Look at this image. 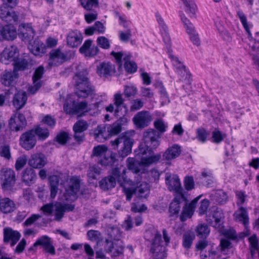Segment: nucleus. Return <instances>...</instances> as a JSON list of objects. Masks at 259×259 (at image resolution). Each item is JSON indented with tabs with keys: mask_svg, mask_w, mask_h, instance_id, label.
<instances>
[{
	"mask_svg": "<svg viewBox=\"0 0 259 259\" xmlns=\"http://www.w3.org/2000/svg\"><path fill=\"white\" fill-rule=\"evenodd\" d=\"M18 77V74L15 71L6 70L1 74V82L6 87L13 86Z\"/></svg>",
	"mask_w": 259,
	"mask_h": 259,
	"instance_id": "27",
	"label": "nucleus"
},
{
	"mask_svg": "<svg viewBox=\"0 0 259 259\" xmlns=\"http://www.w3.org/2000/svg\"><path fill=\"white\" fill-rule=\"evenodd\" d=\"M239 213L235 214L236 218L242 224L246 226L249 223V217L247 209L241 206L239 208Z\"/></svg>",
	"mask_w": 259,
	"mask_h": 259,
	"instance_id": "46",
	"label": "nucleus"
},
{
	"mask_svg": "<svg viewBox=\"0 0 259 259\" xmlns=\"http://www.w3.org/2000/svg\"><path fill=\"white\" fill-rule=\"evenodd\" d=\"M50 64L58 65L70 59L67 54L62 52L59 49L52 50L49 53Z\"/></svg>",
	"mask_w": 259,
	"mask_h": 259,
	"instance_id": "18",
	"label": "nucleus"
},
{
	"mask_svg": "<svg viewBox=\"0 0 259 259\" xmlns=\"http://www.w3.org/2000/svg\"><path fill=\"white\" fill-rule=\"evenodd\" d=\"M116 184V182L114 181V178H111L110 176L102 179L99 183L100 187L104 190L114 188Z\"/></svg>",
	"mask_w": 259,
	"mask_h": 259,
	"instance_id": "42",
	"label": "nucleus"
},
{
	"mask_svg": "<svg viewBox=\"0 0 259 259\" xmlns=\"http://www.w3.org/2000/svg\"><path fill=\"white\" fill-rule=\"evenodd\" d=\"M200 179L202 183L208 187L213 183V178L210 172H202L200 176Z\"/></svg>",
	"mask_w": 259,
	"mask_h": 259,
	"instance_id": "51",
	"label": "nucleus"
},
{
	"mask_svg": "<svg viewBox=\"0 0 259 259\" xmlns=\"http://www.w3.org/2000/svg\"><path fill=\"white\" fill-rule=\"evenodd\" d=\"M115 72V65L110 62H101L97 67V73L101 77L107 78Z\"/></svg>",
	"mask_w": 259,
	"mask_h": 259,
	"instance_id": "16",
	"label": "nucleus"
},
{
	"mask_svg": "<svg viewBox=\"0 0 259 259\" xmlns=\"http://www.w3.org/2000/svg\"><path fill=\"white\" fill-rule=\"evenodd\" d=\"M110 55L114 57L116 63L119 65V67H121L122 64V59L125 61L127 60H130L132 57V55L130 53H126L123 52H115L112 51L110 53Z\"/></svg>",
	"mask_w": 259,
	"mask_h": 259,
	"instance_id": "37",
	"label": "nucleus"
},
{
	"mask_svg": "<svg viewBox=\"0 0 259 259\" xmlns=\"http://www.w3.org/2000/svg\"><path fill=\"white\" fill-rule=\"evenodd\" d=\"M131 182L123 183L120 185V186L122 188V191L125 194L127 201H130L133 194H136V188L135 187L136 184L131 180Z\"/></svg>",
	"mask_w": 259,
	"mask_h": 259,
	"instance_id": "33",
	"label": "nucleus"
},
{
	"mask_svg": "<svg viewBox=\"0 0 259 259\" xmlns=\"http://www.w3.org/2000/svg\"><path fill=\"white\" fill-rule=\"evenodd\" d=\"M19 15L14 11L12 7L7 4H4L0 7V18L7 22H17Z\"/></svg>",
	"mask_w": 259,
	"mask_h": 259,
	"instance_id": "12",
	"label": "nucleus"
},
{
	"mask_svg": "<svg viewBox=\"0 0 259 259\" xmlns=\"http://www.w3.org/2000/svg\"><path fill=\"white\" fill-rule=\"evenodd\" d=\"M93 136L95 140L99 142H103L106 138V128L105 126L99 125L94 130Z\"/></svg>",
	"mask_w": 259,
	"mask_h": 259,
	"instance_id": "39",
	"label": "nucleus"
},
{
	"mask_svg": "<svg viewBox=\"0 0 259 259\" xmlns=\"http://www.w3.org/2000/svg\"><path fill=\"white\" fill-rule=\"evenodd\" d=\"M237 15L238 17H239L240 22H241L243 28L246 31L248 37H251L252 36V34L251 33V31L250 30L248 24L247 23V18L244 13L243 12V11L239 10L237 11Z\"/></svg>",
	"mask_w": 259,
	"mask_h": 259,
	"instance_id": "48",
	"label": "nucleus"
},
{
	"mask_svg": "<svg viewBox=\"0 0 259 259\" xmlns=\"http://www.w3.org/2000/svg\"><path fill=\"white\" fill-rule=\"evenodd\" d=\"M167 48L168 49L169 57L171 59L174 67L175 71L181 77V79L184 80L186 83L190 84L192 81L190 73L183 63L180 61L178 57L172 54L171 51L170 50V48Z\"/></svg>",
	"mask_w": 259,
	"mask_h": 259,
	"instance_id": "6",
	"label": "nucleus"
},
{
	"mask_svg": "<svg viewBox=\"0 0 259 259\" xmlns=\"http://www.w3.org/2000/svg\"><path fill=\"white\" fill-rule=\"evenodd\" d=\"M35 245L42 247L46 252L51 255L55 254V249L52 239L47 235L42 236L38 238L35 242Z\"/></svg>",
	"mask_w": 259,
	"mask_h": 259,
	"instance_id": "20",
	"label": "nucleus"
},
{
	"mask_svg": "<svg viewBox=\"0 0 259 259\" xmlns=\"http://www.w3.org/2000/svg\"><path fill=\"white\" fill-rule=\"evenodd\" d=\"M76 102L75 101L70 103H65L63 106L64 111L68 114H75V108L76 107Z\"/></svg>",
	"mask_w": 259,
	"mask_h": 259,
	"instance_id": "61",
	"label": "nucleus"
},
{
	"mask_svg": "<svg viewBox=\"0 0 259 259\" xmlns=\"http://www.w3.org/2000/svg\"><path fill=\"white\" fill-rule=\"evenodd\" d=\"M96 42L97 45H92L93 40L91 39L85 40L79 48V52L85 57L93 58L99 54V47L103 49L108 50L111 46L110 40L104 36L98 37Z\"/></svg>",
	"mask_w": 259,
	"mask_h": 259,
	"instance_id": "2",
	"label": "nucleus"
},
{
	"mask_svg": "<svg viewBox=\"0 0 259 259\" xmlns=\"http://www.w3.org/2000/svg\"><path fill=\"white\" fill-rule=\"evenodd\" d=\"M156 21L158 23L160 32L163 38V41L166 46L167 48H170V37L168 33V27L165 24L163 19L161 15L158 13H155Z\"/></svg>",
	"mask_w": 259,
	"mask_h": 259,
	"instance_id": "15",
	"label": "nucleus"
},
{
	"mask_svg": "<svg viewBox=\"0 0 259 259\" xmlns=\"http://www.w3.org/2000/svg\"><path fill=\"white\" fill-rule=\"evenodd\" d=\"M126 169L122 165L113 167L112 169L111 178H114L116 182L119 185L123 183H131V179H128L126 175Z\"/></svg>",
	"mask_w": 259,
	"mask_h": 259,
	"instance_id": "14",
	"label": "nucleus"
},
{
	"mask_svg": "<svg viewBox=\"0 0 259 259\" xmlns=\"http://www.w3.org/2000/svg\"><path fill=\"white\" fill-rule=\"evenodd\" d=\"M116 161V154L111 153L110 155H107L106 154L98 159V162L103 166H112Z\"/></svg>",
	"mask_w": 259,
	"mask_h": 259,
	"instance_id": "36",
	"label": "nucleus"
},
{
	"mask_svg": "<svg viewBox=\"0 0 259 259\" xmlns=\"http://www.w3.org/2000/svg\"><path fill=\"white\" fill-rule=\"evenodd\" d=\"M112 146L118 147L121 144V149L118 151L119 155L124 158L132 152V147L134 144V140L127 136L126 133L122 134L115 140L111 142Z\"/></svg>",
	"mask_w": 259,
	"mask_h": 259,
	"instance_id": "5",
	"label": "nucleus"
},
{
	"mask_svg": "<svg viewBox=\"0 0 259 259\" xmlns=\"http://www.w3.org/2000/svg\"><path fill=\"white\" fill-rule=\"evenodd\" d=\"M17 119L11 117L9 120L10 128L12 131L18 132L22 130L25 125H21L19 122H17Z\"/></svg>",
	"mask_w": 259,
	"mask_h": 259,
	"instance_id": "55",
	"label": "nucleus"
},
{
	"mask_svg": "<svg viewBox=\"0 0 259 259\" xmlns=\"http://www.w3.org/2000/svg\"><path fill=\"white\" fill-rule=\"evenodd\" d=\"M37 143L36 137L31 129L22 134L19 140L20 145L26 150L33 149Z\"/></svg>",
	"mask_w": 259,
	"mask_h": 259,
	"instance_id": "8",
	"label": "nucleus"
},
{
	"mask_svg": "<svg viewBox=\"0 0 259 259\" xmlns=\"http://www.w3.org/2000/svg\"><path fill=\"white\" fill-rule=\"evenodd\" d=\"M180 17L182 21L183 22L187 33L188 34H192L193 32L196 31L193 25L190 21V20L185 16L184 14L181 13L180 14Z\"/></svg>",
	"mask_w": 259,
	"mask_h": 259,
	"instance_id": "50",
	"label": "nucleus"
},
{
	"mask_svg": "<svg viewBox=\"0 0 259 259\" xmlns=\"http://www.w3.org/2000/svg\"><path fill=\"white\" fill-rule=\"evenodd\" d=\"M83 38L82 33L78 30H71L67 34V44L71 48H76L81 44Z\"/></svg>",
	"mask_w": 259,
	"mask_h": 259,
	"instance_id": "19",
	"label": "nucleus"
},
{
	"mask_svg": "<svg viewBox=\"0 0 259 259\" xmlns=\"http://www.w3.org/2000/svg\"><path fill=\"white\" fill-rule=\"evenodd\" d=\"M114 247L113 242H110L107 248L106 249V252L110 253L112 252V257H117L123 253L124 247L122 244H119L116 246L115 249L113 251Z\"/></svg>",
	"mask_w": 259,
	"mask_h": 259,
	"instance_id": "44",
	"label": "nucleus"
},
{
	"mask_svg": "<svg viewBox=\"0 0 259 259\" xmlns=\"http://www.w3.org/2000/svg\"><path fill=\"white\" fill-rule=\"evenodd\" d=\"M150 253L153 259H164L166 257V246L162 240L161 234H155L152 239Z\"/></svg>",
	"mask_w": 259,
	"mask_h": 259,
	"instance_id": "4",
	"label": "nucleus"
},
{
	"mask_svg": "<svg viewBox=\"0 0 259 259\" xmlns=\"http://www.w3.org/2000/svg\"><path fill=\"white\" fill-rule=\"evenodd\" d=\"M212 218L214 219V222L212 223V226L216 228H220L224 218L223 210L221 209L217 208L213 213Z\"/></svg>",
	"mask_w": 259,
	"mask_h": 259,
	"instance_id": "40",
	"label": "nucleus"
},
{
	"mask_svg": "<svg viewBox=\"0 0 259 259\" xmlns=\"http://www.w3.org/2000/svg\"><path fill=\"white\" fill-rule=\"evenodd\" d=\"M136 194L138 197L146 198L150 193V188L149 184L147 183H142L140 186L136 188Z\"/></svg>",
	"mask_w": 259,
	"mask_h": 259,
	"instance_id": "41",
	"label": "nucleus"
},
{
	"mask_svg": "<svg viewBox=\"0 0 259 259\" xmlns=\"http://www.w3.org/2000/svg\"><path fill=\"white\" fill-rule=\"evenodd\" d=\"M195 238V234L191 231H188L183 235V246L185 248L189 249Z\"/></svg>",
	"mask_w": 259,
	"mask_h": 259,
	"instance_id": "43",
	"label": "nucleus"
},
{
	"mask_svg": "<svg viewBox=\"0 0 259 259\" xmlns=\"http://www.w3.org/2000/svg\"><path fill=\"white\" fill-rule=\"evenodd\" d=\"M186 200V197L183 193L177 195L169 204L168 208L169 217L178 215L182 208L183 203Z\"/></svg>",
	"mask_w": 259,
	"mask_h": 259,
	"instance_id": "13",
	"label": "nucleus"
},
{
	"mask_svg": "<svg viewBox=\"0 0 259 259\" xmlns=\"http://www.w3.org/2000/svg\"><path fill=\"white\" fill-rule=\"evenodd\" d=\"M16 208L14 202L9 198L0 199V211L3 213L8 214L12 212Z\"/></svg>",
	"mask_w": 259,
	"mask_h": 259,
	"instance_id": "30",
	"label": "nucleus"
},
{
	"mask_svg": "<svg viewBox=\"0 0 259 259\" xmlns=\"http://www.w3.org/2000/svg\"><path fill=\"white\" fill-rule=\"evenodd\" d=\"M208 133L203 128H199L196 131V138L199 141L205 143L206 141Z\"/></svg>",
	"mask_w": 259,
	"mask_h": 259,
	"instance_id": "59",
	"label": "nucleus"
},
{
	"mask_svg": "<svg viewBox=\"0 0 259 259\" xmlns=\"http://www.w3.org/2000/svg\"><path fill=\"white\" fill-rule=\"evenodd\" d=\"M18 51L16 47H11L10 48H6L1 54V61L5 64H8L11 62H14L18 57Z\"/></svg>",
	"mask_w": 259,
	"mask_h": 259,
	"instance_id": "17",
	"label": "nucleus"
},
{
	"mask_svg": "<svg viewBox=\"0 0 259 259\" xmlns=\"http://www.w3.org/2000/svg\"><path fill=\"white\" fill-rule=\"evenodd\" d=\"M27 95L23 91H18L13 96L12 104L16 109L18 111L22 109L26 104Z\"/></svg>",
	"mask_w": 259,
	"mask_h": 259,
	"instance_id": "25",
	"label": "nucleus"
},
{
	"mask_svg": "<svg viewBox=\"0 0 259 259\" xmlns=\"http://www.w3.org/2000/svg\"><path fill=\"white\" fill-rule=\"evenodd\" d=\"M226 134H223L218 128H215L212 133V139L213 143L220 144L224 141Z\"/></svg>",
	"mask_w": 259,
	"mask_h": 259,
	"instance_id": "54",
	"label": "nucleus"
},
{
	"mask_svg": "<svg viewBox=\"0 0 259 259\" xmlns=\"http://www.w3.org/2000/svg\"><path fill=\"white\" fill-rule=\"evenodd\" d=\"M161 135L156 130L150 129L144 133V143L141 144L139 146V152L142 155L153 153V149L156 148L159 145V139Z\"/></svg>",
	"mask_w": 259,
	"mask_h": 259,
	"instance_id": "3",
	"label": "nucleus"
},
{
	"mask_svg": "<svg viewBox=\"0 0 259 259\" xmlns=\"http://www.w3.org/2000/svg\"><path fill=\"white\" fill-rule=\"evenodd\" d=\"M197 236L200 238H206L210 233V229L205 224H199L196 229Z\"/></svg>",
	"mask_w": 259,
	"mask_h": 259,
	"instance_id": "45",
	"label": "nucleus"
},
{
	"mask_svg": "<svg viewBox=\"0 0 259 259\" xmlns=\"http://www.w3.org/2000/svg\"><path fill=\"white\" fill-rule=\"evenodd\" d=\"M89 124L84 120H77L73 126V130H76L78 132L84 133L88 130Z\"/></svg>",
	"mask_w": 259,
	"mask_h": 259,
	"instance_id": "53",
	"label": "nucleus"
},
{
	"mask_svg": "<svg viewBox=\"0 0 259 259\" xmlns=\"http://www.w3.org/2000/svg\"><path fill=\"white\" fill-rule=\"evenodd\" d=\"M152 119L150 112L143 110L138 112L133 117V121L138 128L142 129L148 126Z\"/></svg>",
	"mask_w": 259,
	"mask_h": 259,
	"instance_id": "9",
	"label": "nucleus"
},
{
	"mask_svg": "<svg viewBox=\"0 0 259 259\" xmlns=\"http://www.w3.org/2000/svg\"><path fill=\"white\" fill-rule=\"evenodd\" d=\"M136 154L141 157V162L143 164L149 166L153 163L157 162L161 158L160 154L153 155V153L151 154L147 153V154L142 155L139 152V149L135 151Z\"/></svg>",
	"mask_w": 259,
	"mask_h": 259,
	"instance_id": "28",
	"label": "nucleus"
},
{
	"mask_svg": "<svg viewBox=\"0 0 259 259\" xmlns=\"http://www.w3.org/2000/svg\"><path fill=\"white\" fill-rule=\"evenodd\" d=\"M88 75L87 70L83 69L76 72L73 78L76 89L75 95L79 98L85 99L94 94L95 88L91 84Z\"/></svg>",
	"mask_w": 259,
	"mask_h": 259,
	"instance_id": "1",
	"label": "nucleus"
},
{
	"mask_svg": "<svg viewBox=\"0 0 259 259\" xmlns=\"http://www.w3.org/2000/svg\"><path fill=\"white\" fill-rule=\"evenodd\" d=\"M114 105L115 106V115L119 116V112L122 108L125 110V113H127L128 109L126 105L124 103V99L120 93L114 94L113 98Z\"/></svg>",
	"mask_w": 259,
	"mask_h": 259,
	"instance_id": "29",
	"label": "nucleus"
},
{
	"mask_svg": "<svg viewBox=\"0 0 259 259\" xmlns=\"http://www.w3.org/2000/svg\"><path fill=\"white\" fill-rule=\"evenodd\" d=\"M2 188L10 190L14 185L16 182L15 172L11 168L3 169L1 175Z\"/></svg>",
	"mask_w": 259,
	"mask_h": 259,
	"instance_id": "10",
	"label": "nucleus"
},
{
	"mask_svg": "<svg viewBox=\"0 0 259 259\" xmlns=\"http://www.w3.org/2000/svg\"><path fill=\"white\" fill-rule=\"evenodd\" d=\"M103 101L102 100L91 104L89 106L88 105V107L87 110L85 111V112H89L92 116L98 114L99 113Z\"/></svg>",
	"mask_w": 259,
	"mask_h": 259,
	"instance_id": "47",
	"label": "nucleus"
},
{
	"mask_svg": "<svg viewBox=\"0 0 259 259\" xmlns=\"http://www.w3.org/2000/svg\"><path fill=\"white\" fill-rule=\"evenodd\" d=\"M34 133V135L37 137L39 141H44L46 140L50 136V132L48 128L43 127L40 125H37L34 128L31 129Z\"/></svg>",
	"mask_w": 259,
	"mask_h": 259,
	"instance_id": "35",
	"label": "nucleus"
},
{
	"mask_svg": "<svg viewBox=\"0 0 259 259\" xmlns=\"http://www.w3.org/2000/svg\"><path fill=\"white\" fill-rule=\"evenodd\" d=\"M21 234L11 228L7 227L4 229V241L5 243L10 242L11 246H14L19 241Z\"/></svg>",
	"mask_w": 259,
	"mask_h": 259,
	"instance_id": "21",
	"label": "nucleus"
},
{
	"mask_svg": "<svg viewBox=\"0 0 259 259\" xmlns=\"http://www.w3.org/2000/svg\"><path fill=\"white\" fill-rule=\"evenodd\" d=\"M81 5L88 11L91 10L93 8H97L99 6V0H79Z\"/></svg>",
	"mask_w": 259,
	"mask_h": 259,
	"instance_id": "52",
	"label": "nucleus"
},
{
	"mask_svg": "<svg viewBox=\"0 0 259 259\" xmlns=\"http://www.w3.org/2000/svg\"><path fill=\"white\" fill-rule=\"evenodd\" d=\"M80 187V180L77 177H72L68 181V185L65 188L64 193L65 199L67 201L71 200L76 198V195Z\"/></svg>",
	"mask_w": 259,
	"mask_h": 259,
	"instance_id": "7",
	"label": "nucleus"
},
{
	"mask_svg": "<svg viewBox=\"0 0 259 259\" xmlns=\"http://www.w3.org/2000/svg\"><path fill=\"white\" fill-rule=\"evenodd\" d=\"M201 196V195L197 196L189 203H185L180 215V220L181 222H185L188 219L192 218L194 213L197 202Z\"/></svg>",
	"mask_w": 259,
	"mask_h": 259,
	"instance_id": "11",
	"label": "nucleus"
},
{
	"mask_svg": "<svg viewBox=\"0 0 259 259\" xmlns=\"http://www.w3.org/2000/svg\"><path fill=\"white\" fill-rule=\"evenodd\" d=\"M0 156L7 160L11 158L10 147L9 145H4L0 147Z\"/></svg>",
	"mask_w": 259,
	"mask_h": 259,
	"instance_id": "64",
	"label": "nucleus"
},
{
	"mask_svg": "<svg viewBox=\"0 0 259 259\" xmlns=\"http://www.w3.org/2000/svg\"><path fill=\"white\" fill-rule=\"evenodd\" d=\"M28 48L30 52L35 56H42L46 53L47 47L46 45L38 39L30 42Z\"/></svg>",
	"mask_w": 259,
	"mask_h": 259,
	"instance_id": "24",
	"label": "nucleus"
},
{
	"mask_svg": "<svg viewBox=\"0 0 259 259\" xmlns=\"http://www.w3.org/2000/svg\"><path fill=\"white\" fill-rule=\"evenodd\" d=\"M107 147L105 145H98L94 147L92 157H102L107 151Z\"/></svg>",
	"mask_w": 259,
	"mask_h": 259,
	"instance_id": "49",
	"label": "nucleus"
},
{
	"mask_svg": "<svg viewBox=\"0 0 259 259\" xmlns=\"http://www.w3.org/2000/svg\"><path fill=\"white\" fill-rule=\"evenodd\" d=\"M16 36V29L11 24L6 25L0 28V41L4 39L13 40Z\"/></svg>",
	"mask_w": 259,
	"mask_h": 259,
	"instance_id": "26",
	"label": "nucleus"
},
{
	"mask_svg": "<svg viewBox=\"0 0 259 259\" xmlns=\"http://www.w3.org/2000/svg\"><path fill=\"white\" fill-rule=\"evenodd\" d=\"M47 163V158L46 156L41 153H35L32 155L28 160L29 165L35 168H41Z\"/></svg>",
	"mask_w": 259,
	"mask_h": 259,
	"instance_id": "23",
	"label": "nucleus"
},
{
	"mask_svg": "<svg viewBox=\"0 0 259 259\" xmlns=\"http://www.w3.org/2000/svg\"><path fill=\"white\" fill-rule=\"evenodd\" d=\"M165 183L170 191L179 192L182 189L180 180L177 175L166 174Z\"/></svg>",
	"mask_w": 259,
	"mask_h": 259,
	"instance_id": "22",
	"label": "nucleus"
},
{
	"mask_svg": "<svg viewBox=\"0 0 259 259\" xmlns=\"http://www.w3.org/2000/svg\"><path fill=\"white\" fill-rule=\"evenodd\" d=\"M23 182L27 185L30 186L34 184L36 180V175L35 170L31 167L25 168L22 176Z\"/></svg>",
	"mask_w": 259,
	"mask_h": 259,
	"instance_id": "32",
	"label": "nucleus"
},
{
	"mask_svg": "<svg viewBox=\"0 0 259 259\" xmlns=\"http://www.w3.org/2000/svg\"><path fill=\"white\" fill-rule=\"evenodd\" d=\"M69 139V134L65 132H62L60 133L56 137V141L61 145H65Z\"/></svg>",
	"mask_w": 259,
	"mask_h": 259,
	"instance_id": "63",
	"label": "nucleus"
},
{
	"mask_svg": "<svg viewBox=\"0 0 259 259\" xmlns=\"http://www.w3.org/2000/svg\"><path fill=\"white\" fill-rule=\"evenodd\" d=\"M45 72V69L42 66H39L37 68L32 76L33 82H41L39 81Z\"/></svg>",
	"mask_w": 259,
	"mask_h": 259,
	"instance_id": "58",
	"label": "nucleus"
},
{
	"mask_svg": "<svg viewBox=\"0 0 259 259\" xmlns=\"http://www.w3.org/2000/svg\"><path fill=\"white\" fill-rule=\"evenodd\" d=\"M154 126L155 128L158 131H157L160 135L164 133L166 131L167 127L162 119H158L154 122Z\"/></svg>",
	"mask_w": 259,
	"mask_h": 259,
	"instance_id": "56",
	"label": "nucleus"
},
{
	"mask_svg": "<svg viewBox=\"0 0 259 259\" xmlns=\"http://www.w3.org/2000/svg\"><path fill=\"white\" fill-rule=\"evenodd\" d=\"M127 166L129 169L132 170L134 172L138 174L140 170L137 165L136 160L134 158L128 157L126 160Z\"/></svg>",
	"mask_w": 259,
	"mask_h": 259,
	"instance_id": "57",
	"label": "nucleus"
},
{
	"mask_svg": "<svg viewBox=\"0 0 259 259\" xmlns=\"http://www.w3.org/2000/svg\"><path fill=\"white\" fill-rule=\"evenodd\" d=\"M19 35L23 40H27L30 42L33 40L35 33L31 26H27L26 28L24 27Z\"/></svg>",
	"mask_w": 259,
	"mask_h": 259,
	"instance_id": "38",
	"label": "nucleus"
},
{
	"mask_svg": "<svg viewBox=\"0 0 259 259\" xmlns=\"http://www.w3.org/2000/svg\"><path fill=\"white\" fill-rule=\"evenodd\" d=\"M127 60L125 61L124 64V67L126 71L130 73H133L137 71V65L134 62H132Z\"/></svg>",
	"mask_w": 259,
	"mask_h": 259,
	"instance_id": "62",
	"label": "nucleus"
},
{
	"mask_svg": "<svg viewBox=\"0 0 259 259\" xmlns=\"http://www.w3.org/2000/svg\"><path fill=\"white\" fill-rule=\"evenodd\" d=\"M210 202L207 199H204L201 201L200 206L198 208V213L200 215H203L206 213Z\"/></svg>",
	"mask_w": 259,
	"mask_h": 259,
	"instance_id": "60",
	"label": "nucleus"
},
{
	"mask_svg": "<svg viewBox=\"0 0 259 259\" xmlns=\"http://www.w3.org/2000/svg\"><path fill=\"white\" fill-rule=\"evenodd\" d=\"M181 151V146L178 144H174L167 149L162 156L165 160H170L179 156Z\"/></svg>",
	"mask_w": 259,
	"mask_h": 259,
	"instance_id": "31",
	"label": "nucleus"
},
{
	"mask_svg": "<svg viewBox=\"0 0 259 259\" xmlns=\"http://www.w3.org/2000/svg\"><path fill=\"white\" fill-rule=\"evenodd\" d=\"M32 60L28 58V59L25 58H17V59L13 63L14 66V70L17 73V71L20 70H24L28 68L29 64H32Z\"/></svg>",
	"mask_w": 259,
	"mask_h": 259,
	"instance_id": "34",
	"label": "nucleus"
}]
</instances>
